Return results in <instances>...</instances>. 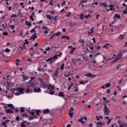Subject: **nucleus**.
I'll use <instances>...</instances> for the list:
<instances>
[{"instance_id": "2eb2a0df", "label": "nucleus", "mask_w": 127, "mask_h": 127, "mask_svg": "<svg viewBox=\"0 0 127 127\" xmlns=\"http://www.w3.org/2000/svg\"><path fill=\"white\" fill-rule=\"evenodd\" d=\"M34 79H36V77H31V80L29 81V83H31V86H33V83L31 81V80H34Z\"/></svg>"}, {"instance_id": "680f3d73", "label": "nucleus", "mask_w": 127, "mask_h": 127, "mask_svg": "<svg viewBox=\"0 0 127 127\" xmlns=\"http://www.w3.org/2000/svg\"><path fill=\"white\" fill-rule=\"evenodd\" d=\"M29 50H34V46H32L31 48L29 49Z\"/></svg>"}, {"instance_id": "79ce46f5", "label": "nucleus", "mask_w": 127, "mask_h": 127, "mask_svg": "<svg viewBox=\"0 0 127 127\" xmlns=\"http://www.w3.org/2000/svg\"><path fill=\"white\" fill-rule=\"evenodd\" d=\"M71 62H72V63H74V64H76V60H74V59H71Z\"/></svg>"}, {"instance_id": "4468645a", "label": "nucleus", "mask_w": 127, "mask_h": 127, "mask_svg": "<svg viewBox=\"0 0 127 127\" xmlns=\"http://www.w3.org/2000/svg\"><path fill=\"white\" fill-rule=\"evenodd\" d=\"M35 38H37V36L35 34H33L32 37H30V39H33V40H35Z\"/></svg>"}, {"instance_id": "864d4df0", "label": "nucleus", "mask_w": 127, "mask_h": 127, "mask_svg": "<svg viewBox=\"0 0 127 127\" xmlns=\"http://www.w3.org/2000/svg\"><path fill=\"white\" fill-rule=\"evenodd\" d=\"M7 106L9 108H11L13 106V105H12V104H7Z\"/></svg>"}, {"instance_id": "ea45409f", "label": "nucleus", "mask_w": 127, "mask_h": 127, "mask_svg": "<svg viewBox=\"0 0 127 127\" xmlns=\"http://www.w3.org/2000/svg\"><path fill=\"white\" fill-rule=\"evenodd\" d=\"M38 80L40 81V82H41L42 83H43V79L40 77L38 78Z\"/></svg>"}, {"instance_id": "bb28decb", "label": "nucleus", "mask_w": 127, "mask_h": 127, "mask_svg": "<svg viewBox=\"0 0 127 127\" xmlns=\"http://www.w3.org/2000/svg\"><path fill=\"white\" fill-rule=\"evenodd\" d=\"M9 26H10L11 29L12 30L13 29H14V28H15V26H14V25H9Z\"/></svg>"}, {"instance_id": "37998d69", "label": "nucleus", "mask_w": 127, "mask_h": 127, "mask_svg": "<svg viewBox=\"0 0 127 127\" xmlns=\"http://www.w3.org/2000/svg\"><path fill=\"white\" fill-rule=\"evenodd\" d=\"M90 32L91 33H94V27H92L91 30H90Z\"/></svg>"}, {"instance_id": "1a4fd4ad", "label": "nucleus", "mask_w": 127, "mask_h": 127, "mask_svg": "<svg viewBox=\"0 0 127 127\" xmlns=\"http://www.w3.org/2000/svg\"><path fill=\"white\" fill-rule=\"evenodd\" d=\"M4 111H6L7 114H13V111L11 110V109H8L7 110L6 109H4Z\"/></svg>"}, {"instance_id": "a18cd8bd", "label": "nucleus", "mask_w": 127, "mask_h": 127, "mask_svg": "<svg viewBox=\"0 0 127 127\" xmlns=\"http://www.w3.org/2000/svg\"><path fill=\"white\" fill-rule=\"evenodd\" d=\"M52 59H53V58H49V59H46V61L47 62H48L49 61H51V60H52Z\"/></svg>"}, {"instance_id": "e433bc0d", "label": "nucleus", "mask_w": 127, "mask_h": 127, "mask_svg": "<svg viewBox=\"0 0 127 127\" xmlns=\"http://www.w3.org/2000/svg\"><path fill=\"white\" fill-rule=\"evenodd\" d=\"M64 66H65L64 64H63L61 66V70H64Z\"/></svg>"}, {"instance_id": "f8f14e48", "label": "nucleus", "mask_w": 127, "mask_h": 127, "mask_svg": "<svg viewBox=\"0 0 127 127\" xmlns=\"http://www.w3.org/2000/svg\"><path fill=\"white\" fill-rule=\"evenodd\" d=\"M34 119H37L36 115H34L33 117L30 116L29 119V121H33Z\"/></svg>"}, {"instance_id": "2f4dec72", "label": "nucleus", "mask_w": 127, "mask_h": 127, "mask_svg": "<svg viewBox=\"0 0 127 127\" xmlns=\"http://www.w3.org/2000/svg\"><path fill=\"white\" fill-rule=\"evenodd\" d=\"M118 38H120V39H124L125 37H124V35H120Z\"/></svg>"}, {"instance_id": "a211bd4d", "label": "nucleus", "mask_w": 127, "mask_h": 127, "mask_svg": "<svg viewBox=\"0 0 127 127\" xmlns=\"http://www.w3.org/2000/svg\"><path fill=\"white\" fill-rule=\"evenodd\" d=\"M100 5H102L103 6H104V7H107V6H108V4H107L105 2H102L100 3Z\"/></svg>"}, {"instance_id": "f3484780", "label": "nucleus", "mask_w": 127, "mask_h": 127, "mask_svg": "<svg viewBox=\"0 0 127 127\" xmlns=\"http://www.w3.org/2000/svg\"><path fill=\"white\" fill-rule=\"evenodd\" d=\"M36 27H38L39 29H40V26H36L35 27H34L33 29H32L31 30V33H33V31L34 30H35V29L36 28Z\"/></svg>"}, {"instance_id": "cd10ccee", "label": "nucleus", "mask_w": 127, "mask_h": 127, "mask_svg": "<svg viewBox=\"0 0 127 127\" xmlns=\"http://www.w3.org/2000/svg\"><path fill=\"white\" fill-rule=\"evenodd\" d=\"M126 124L125 122H122V124L120 125L119 127H124Z\"/></svg>"}, {"instance_id": "de8ad7c7", "label": "nucleus", "mask_w": 127, "mask_h": 127, "mask_svg": "<svg viewBox=\"0 0 127 127\" xmlns=\"http://www.w3.org/2000/svg\"><path fill=\"white\" fill-rule=\"evenodd\" d=\"M10 51V50H9L8 49H5V52H7V53H9Z\"/></svg>"}, {"instance_id": "7ed1b4c3", "label": "nucleus", "mask_w": 127, "mask_h": 127, "mask_svg": "<svg viewBox=\"0 0 127 127\" xmlns=\"http://www.w3.org/2000/svg\"><path fill=\"white\" fill-rule=\"evenodd\" d=\"M122 54H120L119 56L116 57V58L113 60V62H116V61L120 60V59H122Z\"/></svg>"}, {"instance_id": "f257e3e1", "label": "nucleus", "mask_w": 127, "mask_h": 127, "mask_svg": "<svg viewBox=\"0 0 127 127\" xmlns=\"http://www.w3.org/2000/svg\"><path fill=\"white\" fill-rule=\"evenodd\" d=\"M103 111L105 116H109V115H110V110L109 108H108V106H107V104L104 105Z\"/></svg>"}, {"instance_id": "4be33fe9", "label": "nucleus", "mask_w": 127, "mask_h": 127, "mask_svg": "<svg viewBox=\"0 0 127 127\" xmlns=\"http://www.w3.org/2000/svg\"><path fill=\"white\" fill-rule=\"evenodd\" d=\"M42 85H41V87L43 88V89H45V88H46V87H47V85H46V84H45L44 83L42 82Z\"/></svg>"}, {"instance_id": "13d9d810", "label": "nucleus", "mask_w": 127, "mask_h": 127, "mask_svg": "<svg viewBox=\"0 0 127 127\" xmlns=\"http://www.w3.org/2000/svg\"><path fill=\"white\" fill-rule=\"evenodd\" d=\"M37 46H38V43H35V44L33 46L34 47H36Z\"/></svg>"}, {"instance_id": "bf43d9fd", "label": "nucleus", "mask_w": 127, "mask_h": 127, "mask_svg": "<svg viewBox=\"0 0 127 127\" xmlns=\"http://www.w3.org/2000/svg\"><path fill=\"white\" fill-rule=\"evenodd\" d=\"M57 57H58V56L59 57H61V56H62V53H60V54H58V55H57Z\"/></svg>"}, {"instance_id": "5fc2aeb1", "label": "nucleus", "mask_w": 127, "mask_h": 127, "mask_svg": "<svg viewBox=\"0 0 127 127\" xmlns=\"http://www.w3.org/2000/svg\"><path fill=\"white\" fill-rule=\"evenodd\" d=\"M73 111H74V108L71 107V108H70V112H73Z\"/></svg>"}, {"instance_id": "6ab92c4d", "label": "nucleus", "mask_w": 127, "mask_h": 127, "mask_svg": "<svg viewBox=\"0 0 127 127\" xmlns=\"http://www.w3.org/2000/svg\"><path fill=\"white\" fill-rule=\"evenodd\" d=\"M59 96L60 97H62L63 98H64V93L63 92H60L59 93Z\"/></svg>"}, {"instance_id": "9b49d317", "label": "nucleus", "mask_w": 127, "mask_h": 127, "mask_svg": "<svg viewBox=\"0 0 127 127\" xmlns=\"http://www.w3.org/2000/svg\"><path fill=\"white\" fill-rule=\"evenodd\" d=\"M23 90H24V89L21 88H18L16 89V91H19L20 94H23Z\"/></svg>"}, {"instance_id": "473e14b6", "label": "nucleus", "mask_w": 127, "mask_h": 127, "mask_svg": "<svg viewBox=\"0 0 127 127\" xmlns=\"http://www.w3.org/2000/svg\"><path fill=\"white\" fill-rule=\"evenodd\" d=\"M79 43H84L85 42V40L84 39H83V40L80 39L79 40Z\"/></svg>"}, {"instance_id": "20e7f679", "label": "nucleus", "mask_w": 127, "mask_h": 127, "mask_svg": "<svg viewBox=\"0 0 127 127\" xmlns=\"http://www.w3.org/2000/svg\"><path fill=\"white\" fill-rule=\"evenodd\" d=\"M59 70H60V68L57 67V69L55 71L54 76L57 77L58 74H59Z\"/></svg>"}, {"instance_id": "052dcab7", "label": "nucleus", "mask_w": 127, "mask_h": 127, "mask_svg": "<svg viewBox=\"0 0 127 127\" xmlns=\"http://www.w3.org/2000/svg\"><path fill=\"white\" fill-rule=\"evenodd\" d=\"M30 19H31L32 20H33V21H34V18H33V16H30Z\"/></svg>"}, {"instance_id": "f704fd0d", "label": "nucleus", "mask_w": 127, "mask_h": 127, "mask_svg": "<svg viewBox=\"0 0 127 127\" xmlns=\"http://www.w3.org/2000/svg\"><path fill=\"white\" fill-rule=\"evenodd\" d=\"M20 112L21 113H24V108L21 107Z\"/></svg>"}, {"instance_id": "6e6d98bb", "label": "nucleus", "mask_w": 127, "mask_h": 127, "mask_svg": "<svg viewBox=\"0 0 127 127\" xmlns=\"http://www.w3.org/2000/svg\"><path fill=\"white\" fill-rule=\"evenodd\" d=\"M39 112H40V110H38L36 111V113H37V116H39Z\"/></svg>"}, {"instance_id": "338daca9", "label": "nucleus", "mask_w": 127, "mask_h": 127, "mask_svg": "<svg viewBox=\"0 0 127 127\" xmlns=\"http://www.w3.org/2000/svg\"><path fill=\"white\" fill-rule=\"evenodd\" d=\"M91 46H93V45L91 44L90 46V50H93L94 49V48H93V47H91Z\"/></svg>"}, {"instance_id": "aec40b11", "label": "nucleus", "mask_w": 127, "mask_h": 127, "mask_svg": "<svg viewBox=\"0 0 127 127\" xmlns=\"http://www.w3.org/2000/svg\"><path fill=\"white\" fill-rule=\"evenodd\" d=\"M116 17H118V18H119V19H121V15H118V14H115L113 18L115 19V18H116Z\"/></svg>"}, {"instance_id": "dca6fc26", "label": "nucleus", "mask_w": 127, "mask_h": 127, "mask_svg": "<svg viewBox=\"0 0 127 127\" xmlns=\"http://www.w3.org/2000/svg\"><path fill=\"white\" fill-rule=\"evenodd\" d=\"M26 25H28V26H29V27H30V26H31V22L30 21H26Z\"/></svg>"}, {"instance_id": "c756f323", "label": "nucleus", "mask_w": 127, "mask_h": 127, "mask_svg": "<svg viewBox=\"0 0 127 127\" xmlns=\"http://www.w3.org/2000/svg\"><path fill=\"white\" fill-rule=\"evenodd\" d=\"M80 19H84V14H81L79 16Z\"/></svg>"}, {"instance_id": "69168bd1", "label": "nucleus", "mask_w": 127, "mask_h": 127, "mask_svg": "<svg viewBox=\"0 0 127 127\" xmlns=\"http://www.w3.org/2000/svg\"><path fill=\"white\" fill-rule=\"evenodd\" d=\"M46 51H49L50 50V47H48L47 49H45Z\"/></svg>"}, {"instance_id": "3c124183", "label": "nucleus", "mask_w": 127, "mask_h": 127, "mask_svg": "<svg viewBox=\"0 0 127 127\" xmlns=\"http://www.w3.org/2000/svg\"><path fill=\"white\" fill-rule=\"evenodd\" d=\"M20 127H25V125H24V124L23 123H21Z\"/></svg>"}, {"instance_id": "0e129e2a", "label": "nucleus", "mask_w": 127, "mask_h": 127, "mask_svg": "<svg viewBox=\"0 0 127 127\" xmlns=\"http://www.w3.org/2000/svg\"><path fill=\"white\" fill-rule=\"evenodd\" d=\"M106 85H103L100 87V89H106Z\"/></svg>"}, {"instance_id": "4d7b16f0", "label": "nucleus", "mask_w": 127, "mask_h": 127, "mask_svg": "<svg viewBox=\"0 0 127 127\" xmlns=\"http://www.w3.org/2000/svg\"><path fill=\"white\" fill-rule=\"evenodd\" d=\"M79 84H81L82 85H85V83H84V81H80Z\"/></svg>"}, {"instance_id": "b1692460", "label": "nucleus", "mask_w": 127, "mask_h": 127, "mask_svg": "<svg viewBox=\"0 0 127 127\" xmlns=\"http://www.w3.org/2000/svg\"><path fill=\"white\" fill-rule=\"evenodd\" d=\"M83 59L85 60H89V57L87 55H85L83 57Z\"/></svg>"}, {"instance_id": "423d86ee", "label": "nucleus", "mask_w": 127, "mask_h": 127, "mask_svg": "<svg viewBox=\"0 0 127 127\" xmlns=\"http://www.w3.org/2000/svg\"><path fill=\"white\" fill-rule=\"evenodd\" d=\"M83 120H84V118H82L81 119H78V122L81 123L82 125H85V124H86V122L83 121Z\"/></svg>"}, {"instance_id": "774afa93", "label": "nucleus", "mask_w": 127, "mask_h": 127, "mask_svg": "<svg viewBox=\"0 0 127 127\" xmlns=\"http://www.w3.org/2000/svg\"><path fill=\"white\" fill-rule=\"evenodd\" d=\"M19 116H17L16 118V120H17L18 122L19 121Z\"/></svg>"}, {"instance_id": "09e8293b", "label": "nucleus", "mask_w": 127, "mask_h": 127, "mask_svg": "<svg viewBox=\"0 0 127 127\" xmlns=\"http://www.w3.org/2000/svg\"><path fill=\"white\" fill-rule=\"evenodd\" d=\"M50 95H54V91L50 90Z\"/></svg>"}, {"instance_id": "6e6552de", "label": "nucleus", "mask_w": 127, "mask_h": 127, "mask_svg": "<svg viewBox=\"0 0 127 127\" xmlns=\"http://www.w3.org/2000/svg\"><path fill=\"white\" fill-rule=\"evenodd\" d=\"M34 91L35 93H41V89L40 88H39L38 89H36V88H34Z\"/></svg>"}, {"instance_id": "ddd939ff", "label": "nucleus", "mask_w": 127, "mask_h": 127, "mask_svg": "<svg viewBox=\"0 0 127 127\" xmlns=\"http://www.w3.org/2000/svg\"><path fill=\"white\" fill-rule=\"evenodd\" d=\"M32 92H33L31 89H29V88H27L26 90V93H27V94H29L30 93H32Z\"/></svg>"}, {"instance_id": "c85d7f7f", "label": "nucleus", "mask_w": 127, "mask_h": 127, "mask_svg": "<svg viewBox=\"0 0 127 127\" xmlns=\"http://www.w3.org/2000/svg\"><path fill=\"white\" fill-rule=\"evenodd\" d=\"M88 1V0H83L81 1L80 4H82V3H86Z\"/></svg>"}, {"instance_id": "49530a36", "label": "nucleus", "mask_w": 127, "mask_h": 127, "mask_svg": "<svg viewBox=\"0 0 127 127\" xmlns=\"http://www.w3.org/2000/svg\"><path fill=\"white\" fill-rule=\"evenodd\" d=\"M52 18H53V19H54V20H56V19H57V16H54L52 17Z\"/></svg>"}, {"instance_id": "8fccbe9b", "label": "nucleus", "mask_w": 127, "mask_h": 127, "mask_svg": "<svg viewBox=\"0 0 127 127\" xmlns=\"http://www.w3.org/2000/svg\"><path fill=\"white\" fill-rule=\"evenodd\" d=\"M66 4V1H64L62 3L61 6H63L64 5H65Z\"/></svg>"}, {"instance_id": "f03ea898", "label": "nucleus", "mask_w": 127, "mask_h": 127, "mask_svg": "<svg viewBox=\"0 0 127 127\" xmlns=\"http://www.w3.org/2000/svg\"><path fill=\"white\" fill-rule=\"evenodd\" d=\"M61 34V33L60 32H58L57 33H56L54 34L52 37L50 38V40H52L53 39V37H55V36H59Z\"/></svg>"}, {"instance_id": "0eeeda50", "label": "nucleus", "mask_w": 127, "mask_h": 127, "mask_svg": "<svg viewBox=\"0 0 127 127\" xmlns=\"http://www.w3.org/2000/svg\"><path fill=\"white\" fill-rule=\"evenodd\" d=\"M42 112L44 113V115H46V114H49V113H50V111L48 109H47L46 110H43Z\"/></svg>"}, {"instance_id": "a19ab883", "label": "nucleus", "mask_w": 127, "mask_h": 127, "mask_svg": "<svg viewBox=\"0 0 127 127\" xmlns=\"http://www.w3.org/2000/svg\"><path fill=\"white\" fill-rule=\"evenodd\" d=\"M69 117L70 118H73V112H69Z\"/></svg>"}, {"instance_id": "9d476101", "label": "nucleus", "mask_w": 127, "mask_h": 127, "mask_svg": "<svg viewBox=\"0 0 127 127\" xmlns=\"http://www.w3.org/2000/svg\"><path fill=\"white\" fill-rule=\"evenodd\" d=\"M109 46H110V47H111L112 45H110L108 43H107L106 44V45L103 46V48H106V49H109Z\"/></svg>"}, {"instance_id": "c03bdc74", "label": "nucleus", "mask_w": 127, "mask_h": 127, "mask_svg": "<svg viewBox=\"0 0 127 127\" xmlns=\"http://www.w3.org/2000/svg\"><path fill=\"white\" fill-rule=\"evenodd\" d=\"M8 33H7V32H4L3 33V35H4L5 36H6L7 35H8Z\"/></svg>"}, {"instance_id": "a878e982", "label": "nucleus", "mask_w": 127, "mask_h": 127, "mask_svg": "<svg viewBox=\"0 0 127 127\" xmlns=\"http://www.w3.org/2000/svg\"><path fill=\"white\" fill-rule=\"evenodd\" d=\"M75 50H76V47L72 48L70 53L71 54H73V53H74V51H75Z\"/></svg>"}, {"instance_id": "e2e57ef3", "label": "nucleus", "mask_w": 127, "mask_h": 127, "mask_svg": "<svg viewBox=\"0 0 127 127\" xmlns=\"http://www.w3.org/2000/svg\"><path fill=\"white\" fill-rule=\"evenodd\" d=\"M117 122H118V125H121L122 124L121 120H118Z\"/></svg>"}, {"instance_id": "c9c22d12", "label": "nucleus", "mask_w": 127, "mask_h": 127, "mask_svg": "<svg viewBox=\"0 0 127 127\" xmlns=\"http://www.w3.org/2000/svg\"><path fill=\"white\" fill-rule=\"evenodd\" d=\"M27 117H28V116H27V114H22V119H23L24 117L25 118H27Z\"/></svg>"}, {"instance_id": "39448f33", "label": "nucleus", "mask_w": 127, "mask_h": 127, "mask_svg": "<svg viewBox=\"0 0 127 127\" xmlns=\"http://www.w3.org/2000/svg\"><path fill=\"white\" fill-rule=\"evenodd\" d=\"M85 76H87V77H90L91 78H94V77H96V75L95 74H92L91 73H89L88 74H85Z\"/></svg>"}, {"instance_id": "58836bf2", "label": "nucleus", "mask_w": 127, "mask_h": 127, "mask_svg": "<svg viewBox=\"0 0 127 127\" xmlns=\"http://www.w3.org/2000/svg\"><path fill=\"white\" fill-rule=\"evenodd\" d=\"M14 17H17V15H15L14 14H12L11 15V18H13Z\"/></svg>"}, {"instance_id": "72a5a7b5", "label": "nucleus", "mask_w": 127, "mask_h": 127, "mask_svg": "<svg viewBox=\"0 0 127 127\" xmlns=\"http://www.w3.org/2000/svg\"><path fill=\"white\" fill-rule=\"evenodd\" d=\"M46 17L47 18H48L50 20H51L52 18V17H51V15H47Z\"/></svg>"}, {"instance_id": "7c9ffc66", "label": "nucleus", "mask_w": 127, "mask_h": 127, "mask_svg": "<svg viewBox=\"0 0 127 127\" xmlns=\"http://www.w3.org/2000/svg\"><path fill=\"white\" fill-rule=\"evenodd\" d=\"M106 88H110V87H111V83H107L106 85Z\"/></svg>"}, {"instance_id": "603ef678", "label": "nucleus", "mask_w": 127, "mask_h": 127, "mask_svg": "<svg viewBox=\"0 0 127 127\" xmlns=\"http://www.w3.org/2000/svg\"><path fill=\"white\" fill-rule=\"evenodd\" d=\"M56 48H57V47H56V46H54V47H52V50H56Z\"/></svg>"}, {"instance_id": "412c9836", "label": "nucleus", "mask_w": 127, "mask_h": 127, "mask_svg": "<svg viewBox=\"0 0 127 127\" xmlns=\"http://www.w3.org/2000/svg\"><path fill=\"white\" fill-rule=\"evenodd\" d=\"M22 77L23 78V81H25V80H27V79H28V77H27L24 75H22Z\"/></svg>"}, {"instance_id": "5701e85b", "label": "nucleus", "mask_w": 127, "mask_h": 127, "mask_svg": "<svg viewBox=\"0 0 127 127\" xmlns=\"http://www.w3.org/2000/svg\"><path fill=\"white\" fill-rule=\"evenodd\" d=\"M96 125H97V127H103L102 126V123H101V122H97L96 123Z\"/></svg>"}, {"instance_id": "393cba45", "label": "nucleus", "mask_w": 127, "mask_h": 127, "mask_svg": "<svg viewBox=\"0 0 127 127\" xmlns=\"http://www.w3.org/2000/svg\"><path fill=\"white\" fill-rule=\"evenodd\" d=\"M51 58H53L52 60H51V61H53V62H54V60L58 59L59 58L57 57V56H54V57Z\"/></svg>"}, {"instance_id": "4c0bfd02", "label": "nucleus", "mask_w": 127, "mask_h": 127, "mask_svg": "<svg viewBox=\"0 0 127 127\" xmlns=\"http://www.w3.org/2000/svg\"><path fill=\"white\" fill-rule=\"evenodd\" d=\"M121 66L122 65L121 64H118L116 67L117 70H118V69H120V68H121Z\"/></svg>"}]
</instances>
